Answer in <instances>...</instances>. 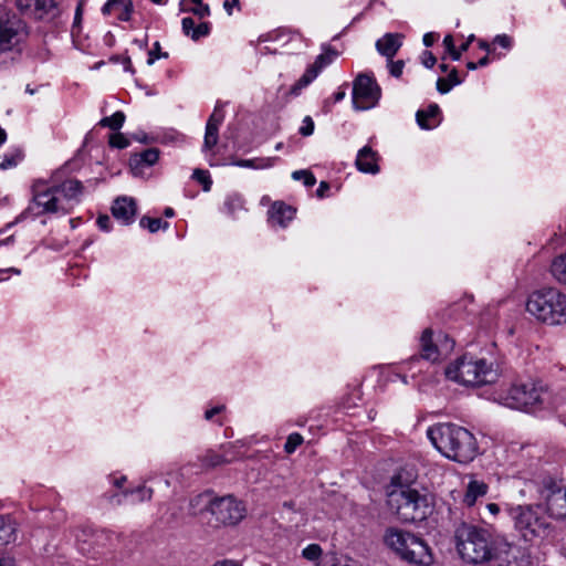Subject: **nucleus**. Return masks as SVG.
<instances>
[{
  "label": "nucleus",
  "instance_id": "nucleus-56",
  "mask_svg": "<svg viewBox=\"0 0 566 566\" xmlns=\"http://www.w3.org/2000/svg\"><path fill=\"white\" fill-rule=\"evenodd\" d=\"M239 8V0H224L223 8L227 11L228 14H232L233 8Z\"/></svg>",
  "mask_w": 566,
  "mask_h": 566
},
{
  "label": "nucleus",
  "instance_id": "nucleus-32",
  "mask_svg": "<svg viewBox=\"0 0 566 566\" xmlns=\"http://www.w3.org/2000/svg\"><path fill=\"white\" fill-rule=\"evenodd\" d=\"M244 207V200L239 193H230L227 196L224 201V211L234 216L238 211L242 210Z\"/></svg>",
  "mask_w": 566,
  "mask_h": 566
},
{
  "label": "nucleus",
  "instance_id": "nucleus-3",
  "mask_svg": "<svg viewBox=\"0 0 566 566\" xmlns=\"http://www.w3.org/2000/svg\"><path fill=\"white\" fill-rule=\"evenodd\" d=\"M427 438L443 457L459 463L471 462L479 452L473 433L454 423L430 426Z\"/></svg>",
  "mask_w": 566,
  "mask_h": 566
},
{
  "label": "nucleus",
  "instance_id": "nucleus-18",
  "mask_svg": "<svg viewBox=\"0 0 566 566\" xmlns=\"http://www.w3.org/2000/svg\"><path fill=\"white\" fill-rule=\"evenodd\" d=\"M405 35L402 33H385L376 43V50L387 60L394 59L399 49L402 46Z\"/></svg>",
  "mask_w": 566,
  "mask_h": 566
},
{
  "label": "nucleus",
  "instance_id": "nucleus-25",
  "mask_svg": "<svg viewBox=\"0 0 566 566\" xmlns=\"http://www.w3.org/2000/svg\"><path fill=\"white\" fill-rule=\"evenodd\" d=\"M439 114V106L437 104H432L427 109L417 112V123L422 129H432L440 123V119L438 118Z\"/></svg>",
  "mask_w": 566,
  "mask_h": 566
},
{
  "label": "nucleus",
  "instance_id": "nucleus-7",
  "mask_svg": "<svg viewBox=\"0 0 566 566\" xmlns=\"http://www.w3.org/2000/svg\"><path fill=\"white\" fill-rule=\"evenodd\" d=\"M525 310L537 323L547 326L566 325V294L556 287L532 292Z\"/></svg>",
  "mask_w": 566,
  "mask_h": 566
},
{
  "label": "nucleus",
  "instance_id": "nucleus-49",
  "mask_svg": "<svg viewBox=\"0 0 566 566\" xmlns=\"http://www.w3.org/2000/svg\"><path fill=\"white\" fill-rule=\"evenodd\" d=\"M314 132V122L312 117L305 116L302 126L300 127V134L303 136H311Z\"/></svg>",
  "mask_w": 566,
  "mask_h": 566
},
{
  "label": "nucleus",
  "instance_id": "nucleus-9",
  "mask_svg": "<svg viewBox=\"0 0 566 566\" xmlns=\"http://www.w3.org/2000/svg\"><path fill=\"white\" fill-rule=\"evenodd\" d=\"M386 545L401 559L416 566H430L433 554L428 544L413 534L397 528H389L385 534Z\"/></svg>",
  "mask_w": 566,
  "mask_h": 566
},
{
  "label": "nucleus",
  "instance_id": "nucleus-57",
  "mask_svg": "<svg viewBox=\"0 0 566 566\" xmlns=\"http://www.w3.org/2000/svg\"><path fill=\"white\" fill-rule=\"evenodd\" d=\"M0 566H17L13 557L7 554H0Z\"/></svg>",
  "mask_w": 566,
  "mask_h": 566
},
{
  "label": "nucleus",
  "instance_id": "nucleus-21",
  "mask_svg": "<svg viewBox=\"0 0 566 566\" xmlns=\"http://www.w3.org/2000/svg\"><path fill=\"white\" fill-rule=\"evenodd\" d=\"M112 213L123 224L132 223L136 214L135 201L128 197L117 198L113 203Z\"/></svg>",
  "mask_w": 566,
  "mask_h": 566
},
{
  "label": "nucleus",
  "instance_id": "nucleus-22",
  "mask_svg": "<svg viewBox=\"0 0 566 566\" xmlns=\"http://www.w3.org/2000/svg\"><path fill=\"white\" fill-rule=\"evenodd\" d=\"M295 210L284 202H274L269 210V219L272 224L285 228L294 218Z\"/></svg>",
  "mask_w": 566,
  "mask_h": 566
},
{
  "label": "nucleus",
  "instance_id": "nucleus-4",
  "mask_svg": "<svg viewBox=\"0 0 566 566\" xmlns=\"http://www.w3.org/2000/svg\"><path fill=\"white\" fill-rule=\"evenodd\" d=\"M420 356L411 357L400 367V370L405 373L400 376L405 384H408V376L417 380L420 375L429 373L432 364L448 357L454 348V340L442 332L433 334L430 328H426L420 337Z\"/></svg>",
  "mask_w": 566,
  "mask_h": 566
},
{
  "label": "nucleus",
  "instance_id": "nucleus-1",
  "mask_svg": "<svg viewBox=\"0 0 566 566\" xmlns=\"http://www.w3.org/2000/svg\"><path fill=\"white\" fill-rule=\"evenodd\" d=\"M417 474L413 469L402 468L397 471L388 486V505L403 523L423 521L431 513V499L410 486Z\"/></svg>",
  "mask_w": 566,
  "mask_h": 566
},
{
  "label": "nucleus",
  "instance_id": "nucleus-35",
  "mask_svg": "<svg viewBox=\"0 0 566 566\" xmlns=\"http://www.w3.org/2000/svg\"><path fill=\"white\" fill-rule=\"evenodd\" d=\"M323 555V549L318 544H310L302 549V557L306 560L315 563L319 566V559Z\"/></svg>",
  "mask_w": 566,
  "mask_h": 566
},
{
  "label": "nucleus",
  "instance_id": "nucleus-52",
  "mask_svg": "<svg viewBox=\"0 0 566 566\" xmlns=\"http://www.w3.org/2000/svg\"><path fill=\"white\" fill-rule=\"evenodd\" d=\"M181 25H182V31L185 32V34L191 36V33H192L193 29L196 28L195 20L192 18H184L181 21Z\"/></svg>",
  "mask_w": 566,
  "mask_h": 566
},
{
  "label": "nucleus",
  "instance_id": "nucleus-43",
  "mask_svg": "<svg viewBox=\"0 0 566 566\" xmlns=\"http://www.w3.org/2000/svg\"><path fill=\"white\" fill-rule=\"evenodd\" d=\"M223 119H224V113H223L222 108L216 106L212 114L210 115L206 126L219 129V126L222 124Z\"/></svg>",
  "mask_w": 566,
  "mask_h": 566
},
{
  "label": "nucleus",
  "instance_id": "nucleus-62",
  "mask_svg": "<svg viewBox=\"0 0 566 566\" xmlns=\"http://www.w3.org/2000/svg\"><path fill=\"white\" fill-rule=\"evenodd\" d=\"M125 482H126V476L125 475H120L118 478H114L113 479V484L116 488H118V489H120L124 485Z\"/></svg>",
  "mask_w": 566,
  "mask_h": 566
},
{
  "label": "nucleus",
  "instance_id": "nucleus-48",
  "mask_svg": "<svg viewBox=\"0 0 566 566\" xmlns=\"http://www.w3.org/2000/svg\"><path fill=\"white\" fill-rule=\"evenodd\" d=\"M210 31L209 24L207 22H200L196 28L193 29L191 33L192 40H198L202 36H206Z\"/></svg>",
  "mask_w": 566,
  "mask_h": 566
},
{
  "label": "nucleus",
  "instance_id": "nucleus-15",
  "mask_svg": "<svg viewBox=\"0 0 566 566\" xmlns=\"http://www.w3.org/2000/svg\"><path fill=\"white\" fill-rule=\"evenodd\" d=\"M515 528L526 539L541 536L545 532V522L539 518L531 506H517L511 510Z\"/></svg>",
  "mask_w": 566,
  "mask_h": 566
},
{
  "label": "nucleus",
  "instance_id": "nucleus-53",
  "mask_svg": "<svg viewBox=\"0 0 566 566\" xmlns=\"http://www.w3.org/2000/svg\"><path fill=\"white\" fill-rule=\"evenodd\" d=\"M195 14L199 15L200 18H203L209 14V7L207 4L198 3L189 9Z\"/></svg>",
  "mask_w": 566,
  "mask_h": 566
},
{
  "label": "nucleus",
  "instance_id": "nucleus-41",
  "mask_svg": "<svg viewBox=\"0 0 566 566\" xmlns=\"http://www.w3.org/2000/svg\"><path fill=\"white\" fill-rule=\"evenodd\" d=\"M303 443V437L300 434V433H291L287 439H286V442L284 444V450L286 453L291 454L293 453L297 447H300L301 444Z\"/></svg>",
  "mask_w": 566,
  "mask_h": 566
},
{
  "label": "nucleus",
  "instance_id": "nucleus-40",
  "mask_svg": "<svg viewBox=\"0 0 566 566\" xmlns=\"http://www.w3.org/2000/svg\"><path fill=\"white\" fill-rule=\"evenodd\" d=\"M192 178L202 185L203 191H210L212 180L208 170L197 168L192 172Z\"/></svg>",
  "mask_w": 566,
  "mask_h": 566
},
{
  "label": "nucleus",
  "instance_id": "nucleus-54",
  "mask_svg": "<svg viewBox=\"0 0 566 566\" xmlns=\"http://www.w3.org/2000/svg\"><path fill=\"white\" fill-rule=\"evenodd\" d=\"M224 406L223 405H219V406H214L210 409H207L206 412H205V419L210 421L213 419V417L216 415H219L220 412H222L224 410Z\"/></svg>",
  "mask_w": 566,
  "mask_h": 566
},
{
  "label": "nucleus",
  "instance_id": "nucleus-29",
  "mask_svg": "<svg viewBox=\"0 0 566 566\" xmlns=\"http://www.w3.org/2000/svg\"><path fill=\"white\" fill-rule=\"evenodd\" d=\"M551 273L558 283L566 285V253L556 256L552 261Z\"/></svg>",
  "mask_w": 566,
  "mask_h": 566
},
{
  "label": "nucleus",
  "instance_id": "nucleus-39",
  "mask_svg": "<svg viewBox=\"0 0 566 566\" xmlns=\"http://www.w3.org/2000/svg\"><path fill=\"white\" fill-rule=\"evenodd\" d=\"M218 130V128L206 126V134L202 146L203 151L211 150L217 145L219 138Z\"/></svg>",
  "mask_w": 566,
  "mask_h": 566
},
{
  "label": "nucleus",
  "instance_id": "nucleus-27",
  "mask_svg": "<svg viewBox=\"0 0 566 566\" xmlns=\"http://www.w3.org/2000/svg\"><path fill=\"white\" fill-rule=\"evenodd\" d=\"M279 160V157H262V158H253V159H238L232 161L233 166L250 168V169H268L275 165Z\"/></svg>",
  "mask_w": 566,
  "mask_h": 566
},
{
  "label": "nucleus",
  "instance_id": "nucleus-6",
  "mask_svg": "<svg viewBox=\"0 0 566 566\" xmlns=\"http://www.w3.org/2000/svg\"><path fill=\"white\" fill-rule=\"evenodd\" d=\"M455 548L460 557L469 564L490 563L496 536L488 530L463 523L454 532Z\"/></svg>",
  "mask_w": 566,
  "mask_h": 566
},
{
  "label": "nucleus",
  "instance_id": "nucleus-24",
  "mask_svg": "<svg viewBox=\"0 0 566 566\" xmlns=\"http://www.w3.org/2000/svg\"><path fill=\"white\" fill-rule=\"evenodd\" d=\"M489 486L483 481L470 480L463 496V503L467 506H473L476 501L488 493Z\"/></svg>",
  "mask_w": 566,
  "mask_h": 566
},
{
  "label": "nucleus",
  "instance_id": "nucleus-36",
  "mask_svg": "<svg viewBox=\"0 0 566 566\" xmlns=\"http://www.w3.org/2000/svg\"><path fill=\"white\" fill-rule=\"evenodd\" d=\"M337 56V52L332 49L324 50L315 60L313 66L321 72L324 67L329 65Z\"/></svg>",
  "mask_w": 566,
  "mask_h": 566
},
{
  "label": "nucleus",
  "instance_id": "nucleus-13",
  "mask_svg": "<svg viewBox=\"0 0 566 566\" xmlns=\"http://www.w3.org/2000/svg\"><path fill=\"white\" fill-rule=\"evenodd\" d=\"M380 98V87L375 78L367 74H360L354 81L353 104L358 111H367L375 107Z\"/></svg>",
  "mask_w": 566,
  "mask_h": 566
},
{
  "label": "nucleus",
  "instance_id": "nucleus-20",
  "mask_svg": "<svg viewBox=\"0 0 566 566\" xmlns=\"http://www.w3.org/2000/svg\"><path fill=\"white\" fill-rule=\"evenodd\" d=\"M378 158L375 150L364 146L358 150L355 164L360 172L376 175L379 172Z\"/></svg>",
  "mask_w": 566,
  "mask_h": 566
},
{
  "label": "nucleus",
  "instance_id": "nucleus-19",
  "mask_svg": "<svg viewBox=\"0 0 566 566\" xmlns=\"http://www.w3.org/2000/svg\"><path fill=\"white\" fill-rule=\"evenodd\" d=\"M159 159V150L148 148L140 154H135L129 159V167L134 176H143L144 168L154 166Z\"/></svg>",
  "mask_w": 566,
  "mask_h": 566
},
{
  "label": "nucleus",
  "instance_id": "nucleus-23",
  "mask_svg": "<svg viewBox=\"0 0 566 566\" xmlns=\"http://www.w3.org/2000/svg\"><path fill=\"white\" fill-rule=\"evenodd\" d=\"M117 13V19L120 21H128L133 13V2L130 0H107L102 7L104 15Z\"/></svg>",
  "mask_w": 566,
  "mask_h": 566
},
{
  "label": "nucleus",
  "instance_id": "nucleus-63",
  "mask_svg": "<svg viewBox=\"0 0 566 566\" xmlns=\"http://www.w3.org/2000/svg\"><path fill=\"white\" fill-rule=\"evenodd\" d=\"M473 40H474V35H473V34H471V35L468 38V40H467L464 43H462V44L460 45L461 51L465 52V51L469 49V46H470V44H471V42H472Z\"/></svg>",
  "mask_w": 566,
  "mask_h": 566
},
{
  "label": "nucleus",
  "instance_id": "nucleus-10",
  "mask_svg": "<svg viewBox=\"0 0 566 566\" xmlns=\"http://www.w3.org/2000/svg\"><path fill=\"white\" fill-rule=\"evenodd\" d=\"M195 501L208 505V511L214 517L217 525H235L247 514L244 503L232 495L210 499L209 495L200 494Z\"/></svg>",
  "mask_w": 566,
  "mask_h": 566
},
{
  "label": "nucleus",
  "instance_id": "nucleus-37",
  "mask_svg": "<svg viewBox=\"0 0 566 566\" xmlns=\"http://www.w3.org/2000/svg\"><path fill=\"white\" fill-rule=\"evenodd\" d=\"M139 224L142 228H146L149 230V232L155 233L159 229H167L169 227V223L167 221H163L159 218H148L143 217L139 221Z\"/></svg>",
  "mask_w": 566,
  "mask_h": 566
},
{
  "label": "nucleus",
  "instance_id": "nucleus-42",
  "mask_svg": "<svg viewBox=\"0 0 566 566\" xmlns=\"http://www.w3.org/2000/svg\"><path fill=\"white\" fill-rule=\"evenodd\" d=\"M292 178L303 181L306 187H313L316 182L314 175L308 170H296L292 174Z\"/></svg>",
  "mask_w": 566,
  "mask_h": 566
},
{
  "label": "nucleus",
  "instance_id": "nucleus-60",
  "mask_svg": "<svg viewBox=\"0 0 566 566\" xmlns=\"http://www.w3.org/2000/svg\"><path fill=\"white\" fill-rule=\"evenodd\" d=\"M447 53L451 56V59L453 61H459L461 59V55H462L463 51H461L460 48L459 49L455 48V49H453V50H451V51H449Z\"/></svg>",
  "mask_w": 566,
  "mask_h": 566
},
{
  "label": "nucleus",
  "instance_id": "nucleus-11",
  "mask_svg": "<svg viewBox=\"0 0 566 566\" xmlns=\"http://www.w3.org/2000/svg\"><path fill=\"white\" fill-rule=\"evenodd\" d=\"M23 33L22 21L0 7V65L8 61L10 52L20 43Z\"/></svg>",
  "mask_w": 566,
  "mask_h": 566
},
{
  "label": "nucleus",
  "instance_id": "nucleus-61",
  "mask_svg": "<svg viewBox=\"0 0 566 566\" xmlns=\"http://www.w3.org/2000/svg\"><path fill=\"white\" fill-rule=\"evenodd\" d=\"M213 566H241V564L235 560L224 559V560L216 563Z\"/></svg>",
  "mask_w": 566,
  "mask_h": 566
},
{
  "label": "nucleus",
  "instance_id": "nucleus-64",
  "mask_svg": "<svg viewBox=\"0 0 566 566\" xmlns=\"http://www.w3.org/2000/svg\"><path fill=\"white\" fill-rule=\"evenodd\" d=\"M345 95H346L345 91L339 90L338 92L334 93V95H333L334 102L335 103L340 102L345 97Z\"/></svg>",
  "mask_w": 566,
  "mask_h": 566
},
{
  "label": "nucleus",
  "instance_id": "nucleus-45",
  "mask_svg": "<svg viewBox=\"0 0 566 566\" xmlns=\"http://www.w3.org/2000/svg\"><path fill=\"white\" fill-rule=\"evenodd\" d=\"M109 145L114 148L123 149L129 145V142L123 134L117 133L111 135Z\"/></svg>",
  "mask_w": 566,
  "mask_h": 566
},
{
  "label": "nucleus",
  "instance_id": "nucleus-34",
  "mask_svg": "<svg viewBox=\"0 0 566 566\" xmlns=\"http://www.w3.org/2000/svg\"><path fill=\"white\" fill-rule=\"evenodd\" d=\"M125 122V114L123 112H115L113 115L104 117L99 120L102 127H108L113 130L122 128Z\"/></svg>",
  "mask_w": 566,
  "mask_h": 566
},
{
  "label": "nucleus",
  "instance_id": "nucleus-58",
  "mask_svg": "<svg viewBox=\"0 0 566 566\" xmlns=\"http://www.w3.org/2000/svg\"><path fill=\"white\" fill-rule=\"evenodd\" d=\"M443 46L446 49L447 52L455 49V45H454V39L451 34H447L443 39Z\"/></svg>",
  "mask_w": 566,
  "mask_h": 566
},
{
  "label": "nucleus",
  "instance_id": "nucleus-26",
  "mask_svg": "<svg viewBox=\"0 0 566 566\" xmlns=\"http://www.w3.org/2000/svg\"><path fill=\"white\" fill-rule=\"evenodd\" d=\"M15 523L10 515H0V545L12 543L17 538Z\"/></svg>",
  "mask_w": 566,
  "mask_h": 566
},
{
  "label": "nucleus",
  "instance_id": "nucleus-51",
  "mask_svg": "<svg viewBox=\"0 0 566 566\" xmlns=\"http://www.w3.org/2000/svg\"><path fill=\"white\" fill-rule=\"evenodd\" d=\"M96 223L98 226V228L102 230V231H109L111 230V227H112V219L111 217L106 216V214H103V216H99L96 220Z\"/></svg>",
  "mask_w": 566,
  "mask_h": 566
},
{
  "label": "nucleus",
  "instance_id": "nucleus-50",
  "mask_svg": "<svg viewBox=\"0 0 566 566\" xmlns=\"http://www.w3.org/2000/svg\"><path fill=\"white\" fill-rule=\"evenodd\" d=\"M437 62L436 56L430 51H423L421 54V63L427 69H432Z\"/></svg>",
  "mask_w": 566,
  "mask_h": 566
},
{
  "label": "nucleus",
  "instance_id": "nucleus-46",
  "mask_svg": "<svg viewBox=\"0 0 566 566\" xmlns=\"http://www.w3.org/2000/svg\"><path fill=\"white\" fill-rule=\"evenodd\" d=\"M387 61H388L389 73L395 77H399L402 74V70L405 66L403 61H401V60L394 61L392 59L387 60Z\"/></svg>",
  "mask_w": 566,
  "mask_h": 566
},
{
  "label": "nucleus",
  "instance_id": "nucleus-33",
  "mask_svg": "<svg viewBox=\"0 0 566 566\" xmlns=\"http://www.w3.org/2000/svg\"><path fill=\"white\" fill-rule=\"evenodd\" d=\"M123 494L125 497L132 496V503H139L144 501H149L153 496V490L150 488L142 485L138 486L136 490H126Z\"/></svg>",
  "mask_w": 566,
  "mask_h": 566
},
{
  "label": "nucleus",
  "instance_id": "nucleus-16",
  "mask_svg": "<svg viewBox=\"0 0 566 566\" xmlns=\"http://www.w3.org/2000/svg\"><path fill=\"white\" fill-rule=\"evenodd\" d=\"M260 42H275L279 44L277 48L271 49L264 46L261 49V53H292L298 51L304 46L302 36L289 30H276L259 38Z\"/></svg>",
  "mask_w": 566,
  "mask_h": 566
},
{
  "label": "nucleus",
  "instance_id": "nucleus-5",
  "mask_svg": "<svg viewBox=\"0 0 566 566\" xmlns=\"http://www.w3.org/2000/svg\"><path fill=\"white\" fill-rule=\"evenodd\" d=\"M444 376L460 386L476 388L495 382L500 374L492 361L463 355L446 366Z\"/></svg>",
  "mask_w": 566,
  "mask_h": 566
},
{
  "label": "nucleus",
  "instance_id": "nucleus-47",
  "mask_svg": "<svg viewBox=\"0 0 566 566\" xmlns=\"http://www.w3.org/2000/svg\"><path fill=\"white\" fill-rule=\"evenodd\" d=\"M493 43L500 45L505 50H511L513 46V39L507 34H497L494 38Z\"/></svg>",
  "mask_w": 566,
  "mask_h": 566
},
{
  "label": "nucleus",
  "instance_id": "nucleus-14",
  "mask_svg": "<svg viewBox=\"0 0 566 566\" xmlns=\"http://www.w3.org/2000/svg\"><path fill=\"white\" fill-rule=\"evenodd\" d=\"M541 496L545 501L546 511L557 521H566V486L548 479L543 482Z\"/></svg>",
  "mask_w": 566,
  "mask_h": 566
},
{
  "label": "nucleus",
  "instance_id": "nucleus-8",
  "mask_svg": "<svg viewBox=\"0 0 566 566\" xmlns=\"http://www.w3.org/2000/svg\"><path fill=\"white\" fill-rule=\"evenodd\" d=\"M500 401L505 407L524 411H536L555 406L549 390L541 381L535 380L513 384L511 388L500 397Z\"/></svg>",
  "mask_w": 566,
  "mask_h": 566
},
{
  "label": "nucleus",
  "instance_id": "nucleus-17",
  "mask_svg": "<svg viewBox=\"0 0 566 566\" xmlns=\"http://www.w3.org/2000/svg\"><path fill=\"white\" fill-rule=\"evenodd\" d=\"M18 10L35 19H44L53 15L56 10L55 0H15Z\"/></svg>",
  "mask_w": 566,
  "mask_h": 566
},
{
  "label": "nucleus",
  "instance_id": "nucleus-12",
  "mask_svg": "<svg viewBox=\"0 0 566 566\" xmlns=\"http://www.w3.org/2000/svg\"><path fill=\"white\" fill-rule=\"evenodd\" d=\"M490 564L492 566H530L531 562L523 548L509 543L502 536H496Z\"/></svg>",
  "mask_w": 566,
  "mask_h": 566
},
{
  "label": "nucleus",
  "instance_id": "nucleus-44",
  "mask_svg": "<svg viewBox=\"0 0 566 566\" xmlns=\"http://www.w3.org/2000/svg\"><path fill=\"white\" fill-rule=\"evenodd\" d=\"M160 57H168V53H163L159 42H155L153 49L148 52L147 64L153 65Z\"/></svg>",
  "mask_w": 566,
  "mask_h": 566
},
{
  "label": "nucleus",
  "instance_id": "nucleus-30",
  "mask_svg": "<svg viewBox=\"0 0 566 566\" xmlns=\"http://www.w3.org/2000/svg\"><path fill=\"white\" fill-rule=\"evenodd\" d=\"M462 80L459 77L455 69H452L448 77H439L437 81V90L441 94H446L451 91L453 86L461 84Z\"/></svg>",
  "mask_w": 566,
  "mask_h": 566
},
{
  "label": "nucleus",
  "instance_id": "nucleus-55",
  "mask_svg": "<svg viewBox=\"0 0 566 566\" xmlns=\"http://www.w3.org/2000/svg\"><path fill=\"white\" fill-rule=\"evenodd\" d=\"M438 36H439V35H438L437 33H434V32H428V33H426V34L423 35V39H422L423 44H424L427 48L431 46V45L437 41Z\"/></svg>",
  "mask_w": 566,
  "mask_h": 566
},
{
  "label": "nucleus",
  "instance_id": "nucleus-31",
  "mask_svg": "<svg viewBox=\"0 0 566 566\" xmlns=\"http://www.w3.org/2000/svg\"><path fill=\"white\" fill-rule=\"evenodd\" d=\"M318 73L317 69L311 65L300 80L291 87V93L298 95L304 87L310 85L317 77Z\"/></svg>",
  "mask_w": 566,
  "mask_h": 566
},
{
  "label": "nucleus",
  "instance_id": "nucleus-2",
  "mask_svg": "<svg viewBox=\"0 0 566 566\" xmlns=\"http://www.w3.org/2000/svg\"><path fill=\"white\" fill-rule=\"evenodd\" d=\"M83 186L78 180L69 179L59 186H49L38 180L32 187V200L25 212L40 217L43 214H67L80 202Z\"/></svg>",
  "mask_w": 566,
  "mask_h": 566
},
{
  "label": "nucleus",
  "instance_id": "nucleus-59",
  "mask_svg": "<svg viewBox=\"0 0 566 566\" xmlns=\"http://www.w3.org/2000/svg\"><path fill=\"white\" fill-rule=\"evenodd\" d=\"M485 510L493 517L497 516V514L500 513V506L496 503H488L485 505Z\"/></svg>",
  "mask_w": 566,
  "mask_h": 566
},
{
  "label": "nucleus",
  "instance_id": "nucleus-38",
  "mask_svg": "<svg viewBox=\"0 0 566 566\" xmlns=\"http://www.w3.org/2000/svg\"><path fill=\"white\" fill-rule=\"evenodd\" d=\"M228 461H229V459H226L222 455H220V454H218V453H216L213 451H208L201 458L202 467H205V468H214V467L223 464V463H226Z\"/></svg>",
  "mask_w": 566,
  "mask_h": 566
},
{
  "label": "nucleus",
  "instance_id": "nucleus-28",
  "mask_svg": "<svg viewBox=\"0 0 566 566\" xmlns=\"http://www.w3.org/2000/svg\"><path fill=\"white\" fill-rule=\"evenodd\" d=\"M23 151L19 148L8 149L0 155V169L7 170L17 167L23 160Z\"/></svg>",
  "mask_w": 566,
  "mask_h": 566
}]
</instances>
